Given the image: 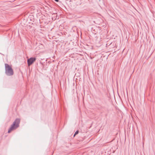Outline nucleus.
<instances>
[{
	"instance_id": "nucleus-1",
	"label": "nucleus",
	"mask_w": 155,
	"mask_h": 155,
	"mask_svg": "<svg viewBox=\"0 0 155 155\" xmlns=\"http://www.w3.org/2000/svg\"><path fill=\"white\" fill-rule=\"evenodd\" d=\"M20 123V119L19 118L16 119L9 129L8 130V133H9L12 130H15L19 126Z\"/></svg>"
},
{
	"instance_id": "nucleus-2",
	"label": "nucleus",
	"mask_w": 155,
	"mask_h": 155,
	"mask_svg": "<svg viewBox=\"0 0 155 155\" xmlns=\"http://www.w3.org/2000/svg\"><path fill=\"white\" fill-rule=\"evenodd\" d=\"M5 74L8 76L12 75L14 74V71L12 67L7 64H5Z\"/></svg>"
},
{
	"instance_id": "nucleus-3",
	"label": "nucleus",
	"mask_w": 155,
	"mask_h": 155,
	"mask_svg": "<svg viewBox=\"0 0 155 155\" xmlns=\"http://www.w3.org/2000/svg\"><path fill=\"white\" fill-rule=\"evenodd\" d=\"M36 60V58L34 57H31L27 60L28 66H30Z\"/></svg>"
},
{
	"instance_id": "nucleus-4",
	"label": "nucleus",
	"mask_w": 155,
	"mask_h": 155,
	"mask_svg": "<svg viewBox=\"0 0 155 155\" xmlns=\"http://www.w3.org/2000/svg\"><path fill=\"white\" fill-rule=\"evenodd\" d=\"M78 133L79 131L78 130H77L74 133V137Z\"/></svg>"
}]
</instances>
